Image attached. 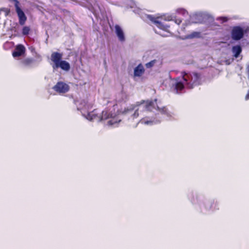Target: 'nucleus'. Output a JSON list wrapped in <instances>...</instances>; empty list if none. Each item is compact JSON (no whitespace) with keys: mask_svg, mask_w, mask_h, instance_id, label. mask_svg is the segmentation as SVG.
<instances>
[{"mask_svg":"<svg viewBox=\"0 0 249 249\" xmlns=\"http://www.w3.org/2000/svg\"><path fill=\"white\" fill-rule=\"evenodd\" d=\"M30 28L28 26H24L22 28V33L23 35H28L29 34Z\"/></svg>","mask_w":249,"mask_h":249,"instance_id":"obj_19","label":"nucleus"},{"mask_svg":"<svg viewBox=\"0 0 249 249\" xmlns=\"http://www.w3.org/2000/svg\"><path fill=\"white\" fill-rule=\"evenodd\" d=\"M95 118V116H94V114L92 113H89L88 114V117L87 118L88 119H89L90 120H92L93 119Z\"/></svg>","mask_w":249,"mask_h":249,"instance_id":"obj_21","label":"nucleus"},{"mask_svg":"<svg viewBox=\"0 0 249 249\" xmlns=\"http://www.w3.org/2000/svg\"><path fill=\"white\" fill-rule=\"evenodd\" d=\"M15 2V7L16 13L19 19V23L20 25L25 24L27 20V17L22 10L19 7V2L18 0H9Z\"/></svg>","mask_w":249,"mask_h":249,"instance_id":"obj_4","label":"nucleus"},{"mask_svg":"<svg viewBox=\"0 0 249 249\" xmlns=\"http://www.w3.org/2000/svg\"><path fill=\"white\" fill-rule=\"evenodd\" d=\"M157 99H155L154 101L147 100L146 101H142L141 104L145 103L144 106V109L149 111H153L154 109H157V107H158L156 103Z\"/></svg>","mask_w":249,"mask_h":249,"instance_id":"obj_7","label":"nucleus"},{"mask_svg":"<svg viewBox=\"0 0 249 249\" xmlns=\"http://www.w3.org/2000/svg\"><path fill=\"white\" fill-rule=\"evenodd\" d=\"M245 99L246 100H248L249 99V91L247 93V95L245 96Z\"/></svg>","mask_w":249,"mask_h":249,"instance_id":"obj_24","label":"nucleus"},{"mask_svg":"<svg viewBox=\"0 0 249 249\" xmlns=\"http://www.w3.org/2000/svg\"><path fill=\"white\" fill-rule=\"evenodd\" d=\"M148 17L149 19L152 21L158 28L165 31H168L169 28V26L164 25L162 22L158 21L156 18L151 16H149Z\"/></svg>","mask_w":249,"mask_h":249,"instance_id":"obj_10","label":"nucleus"},{"mask_svg":"<svg viewBox=\"0 0 249 249\" xmlns=\"http://www.w3.org/2000/svg\"><path fill=\"white\" fill-rule=\"evenodd\" d=\"M53 89L56 92L61 93H65L70 89L69 86L63 82H58L56 84L53 88Z\"/></svg>","mask_w":249,"mask_h":249,"instance_id":"obj_6","label":"nucleus"},{"mask_svg":"<svg viewBox=\"0 0 249 249\" xmlns=\"http://www.w3.org/2000/svg\"><path fill=\"white\" fill-rule=\"evenodd\" d=\"M133 118H137L139 116L138 109H136L135 110L134 113L132 115Z\"/></svg>","mask_w":249,"mask_h":249,"instance_id":"obj_22","label":"nucleus"},{"mask_svg":"<svg viewBox=\"0 0 249 249\" xmlns=\"http://www.w3.org/2000/svg\"><path fill=\"white\" fill-rule=\"evenodd\" d=\"M115 29L119 40L121 42L124 41L125 40L124 33L120 26L118 25H116L115 26Z\"/></svg>","mask_w":249,"mask_h":249,"instance_id":"obj_11","label":"nucleus"},{"mask_svg":"<svg viewBox=\"0 0 249 249\" xmlns=\"http://www.w3.org/2000/svg\"><path fill=\"white\" fill-rule=\"evenodd\" d=\"M157 110L160 111V112L163 115H166L167 117L171 116V112L168 110L167 108L165 107H162L161 108L157 107Z\"/></svg>","mask_w":249,"mask_h":249,"instance_id":"obj_15","label":"nucleus"},{"mask_svg":"<svg viewBox=\"0 0 249 249\" xmlns=\"http://www.w3.org/2000/svg\"><path fill=\"white\" fill-rule=\"evenodd\" d=\"M2 12L4 13L5 17H7L10 12V9L8 8H1L0 9V15Z\"/></svg>","mask_w":249,"mask_h":249,"instance_id":"obj_17","label":"nucleus"},{"mask_svg":"<svg viewBox=\"0 0 249 249\" xmlns=\"http://www.w3.org/2000/svg\"><path fill=\"white\" fill-rule=\"evenodd\" d=\"M25 53V48L22 44H18L16 46L14 51L12 53L14 57H19Z\"/></svg>","mask_w":249,"mask_h":249,"instance_id":"obj_9","label":"nucleus"},{"mask_svg":"<svg viewBox=\"0 0 249 249\" xmlns=\"http://www.w3.org/2000/svg\"><path fill=\"white\" fill-rule=\"evenodd\" d=\"M242 51V48L240 45L234 46L232 48V52L233 53V56L235 58H237L239 56Z\"/></svg>","mask_w":249,"mask_h":249,"instance_id":"obj_14","label":"nucleus"},{"mask_svg":"<svg viewBox=\"0 0 249 249\" xmlns=\"http://www.w3.org/2000/svg\"><path fill=\"white\" fill-rule=\"evenodd\" d=\"M182 73L183 74L182 79L186 82V86L187 88L192 89L194 88L195 86L201 84V77L200 73L196 72H193L192 75H191V79L189 82H188V79L185 76L187 75L186 73L185 72H183Z\"/></svg>","mask_w":249,"mask_h":249,"instance_id":"obj_2","label":"nucleus"},{"mask_svg":"<svg viewBox=\"0 0 249 249\" xmlns=\"http://www.w3.org/2000/svg\"><path fill=\"white\" fill-rule=\"evenodd\" d=\"M175 22L178 25H179L182 22V20L180 18H175L174 19Z\"/></svg>","mask_w":249,"mask_h":249,"instance_id":"obj_23","label":"nucleus"},{"mask_svg":"<svg viewBox=\"0 0 249 249\" xmlns=\"http://www.w3.org/2000/svg\"><path fill=\"white\" fill-rule=\"evenodd\" d=\"M246 31L239 26H233L231 31V36L234 40H239L242 39Z\"/></svg>","mask_w":249,"mask_h":249,"instance_id":"obj_5","label":"nucleus"},{"mask_svg":"<svg viewBox=\"0 0 249 249\" xmlns=\"http://www.w3.org/2000/svg\"><path fill=\"white\" fill-rule=\"evenodd\" d=\"M189 38H199L201 37V33L199 32H193L188 36Z\"/></svg>","mask_w":249,"mask_h":249,"instance_id":"obj_16","label":"nucleus"},{"mask_svg":"<svg viewBox=\"0 0 249 249\" xmlns=\"http://www.w3.org/2000/svg\"><path fill=\"white\" fill-rule=\"evenodd\" d=\"M136 107L135 105H131L129 107L125 108L124 110V111L125 112H128L132 111L135 109Z\"/></svg>","mask_w":249,"mask_h":249,"instance_id":"obj_20","label":"nucleus"},{"mask_svg":"<svg viewBox=\"0 0 249 249\" xmlns=\"http://www.w3.org/2000/svg\"><path fill=\"white\" fill-rule=\"evenodd\" d=\"M35 61V60L33 58H26L21 61V64L24 67H31Z\"/></svg>","mask_w":249,"mask_h":249,"instance_id":"obj_13","label":"nucleus"},{"mask_svg":"<svg viewBox=\"0 0 249 249\" xmlns=\"http://www.w3.org/2000/svg\"><path fill=\"white\" fill-rule=\"evenodd\" d=\"M144 123L146 124H151L152 123V121H146V122H144Z\"/></svg>","mask_w":249,"mask_h":249,"instance_id":"obj_26","label":"nucleus"},{"mask_svg":"<svg viewBox=\"0 0 249 249\" xmlns=\"http://www.w3.org/2000/svg\"><path fill=\"white\" fill-rule=\"evenodd\" d=\"M184 89V85L181 81L176 82L173 84L171 88V90L176 94H180Z\"/></svg>","mask_w":249,"mask_h":249,"instance_id":"obj_8","label":"nucleus"},{"mask_svg":"<svg viewBox=\"0 0 249 249\" xmlns=\"http://www.w3.org/2000/svg\"><path fill=\"white\" fill-rule=\"evenodd\" d=\"M223 19V21L225 22L227 21V18H221Z\"/></svg>","mask_w":249,"mask_h":249,"instance_id":"obj_27","label":"nucleus"},{"mask_svg":"<svg viewBox=\"0 0 249 249\" xmlns=\"http://www.w3.org/2000/svg\"><path fill=\"white\" fill-rule=\"evenodd\" d=\"M63 54L58 52H53L51 55V60L53 63L52 67L53 70H56L60 68L62 70L68 71L70 70L71 67L70 64L65 61L62 60Z\"/></svg>","mask_w":249,"mask_h":249,"instance_id":"obj_1","label":"nucleus"},{"mask_svg":"<svg viewBox=\"0 0 249 249\" xmlns=\"http://www.w3.org/2000/svg\"><path fill=\"white\" fill-rule=\"evenodd\" d=\"M167 20H168V21H170V20H173L172 18V17L171 16H168L167 17Z\"/></svg>","mask_w":249,"mask_h":249,"instance_id":"obj_25","label":"nucleus"},{"mask_svg":"<svg viewBox=\"0 0 249 249\" xmlns=\"http://www.w3.org/2000/svg\"><path fill=\"white\" fill-rule=\"evenodd\" d=\"M145 71L143 66L142 64H139L135 69L134 71V74L135 76L140 77Z\"/></svg>","mask_w":249,"mask_h":249,"instance_id":"obj_12","label":"nucleus"},{"mask_svg":"<svg viewBox=\"0 0 249 249\" xmlns=\"http://www.w3.org/2000/svg\"><path fill=\"white\" fill-rule=\"evenodd\" d=\"M116 116L117 115L115 113H112L111 112H109L107 110H104L102 112L100 120H106L111 118V119L108 121L107 124L109 125H112L120 121V120H118L116 118Z\"/></svg>","mask_w":249,"mask_h":249,"instance_id":"obj_3","label":"nucleus"},{"mask_svg":"<svg viewBox=\"0 0 249 249\" xmlns=\"http://www.w3.org/2000/svg\"><path fill=\"white\" fill-rule=\"evenodd\" d=\"M157 62V61L156 59L151 60V61L145 64V67L146 68H151L155 65Z\"/></svg>","mask_w":249,"mask_h":249,"instance_id":"obj_18","label":"nucleus"}]
</instances>
